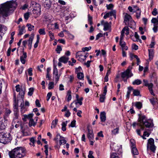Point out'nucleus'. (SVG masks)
I'll return each mask as SVG.
<instances>
[{
  "mask_svg": "<svg viewBox=\"0 0 158 158\" xmlns=\"http://www.w3.org/2000/svg\"><path fill=\"white\" fill-rule=\"evenodd\" d=\"M16 4L11 1L1 4L0 5V17L5 18L9 15L10 11L15 8Z\"/></svg>",
  "mask_w": 158,
  "mask_h": 158,
  "instance_id": "nucleus-1",
  "label": "nucleus"
},
{
  "mask_svg": "<svg viewBox=\"0 0 158 158\" xmlns=\"http://www.w3.org/2000/svg\"><path fill=\"white\" fill-rule=\"evenodd\" d=\"M26 150L22 147H17L9 152L10 158H22L25 156Z\"/></svg>",
  "mask_w": 158,
  "mask_h": 158,
  "instance_id": "nucleus-2",
  "label": "nucleus"
},
{
  "mask_svg": "<svg viewBox=\"0 0 158 158\" xmlns=\"http://www.w3.org/2000/svg\"><path fill=\"white\" fill-rule=\"evenodd\" d=\"M139 121L140 124L141 129L142 130H143V127L142 125H143L148 128L153 126L152 121L151 120H147L145 116H141L139 118Z\"/></svg>",
  "mask_w": 158,
  "mask_h": 158,
  "instance_id": "nucleus-3",
  "label": "nucleus"
},
{
  "mask_svg": "<svg viewBox=\"0 0 158 158\" xmlns=\"http://www.w3.org/2000/svg\"><path fill=\"white\" fill-rule=\"evenodd\" d=\"M11 139L12 137L9 133H0V143L5 144H6L10 142Z\"/></svg>",
  "mask_w": 158,
  "mask_h": 158,
  "instance_id": "nucleus-4",
  "label": "nucleus"
},
{
  "mask_svg": "<svg viewBox=\"0 0 158 158\" xmlns=\"http://www.w3.org/2000/svg\"><path fill=\"white\" fill-rule=\"evenodd\" d=\"M25 88L23 87V88H21V90L19 91V94L21 96V98L18 100L17 103L19 104H20V107H21V111L23 113L25 111L24 109L25 107L24 106V101H23V97L25 94Z\"/></svg>",
  "mask_w": 158,
  "mask_h": 158,
  "instance_id": "nucleus-5",
  "label": "nucleus"
},
{
  "mask_svg": "<svg viewBox=\"0 0 158 158\" xmlns=\"http://www.w3.org/2000/svg\"><path fill=\"white\" fill-rule=\"evenodd\" d=\"M131 16L127 14H126L125 15L124 22L126 25H128L129 26L133 29L135 28V23L134 21H131Z\"/></svg>",
  "mask_w": 158,
  "mask_h": 158,
  "instance_id": "nucleus-6",
  "label": "nucleus"
},
{
  "mask_svg": "<svg viewBox=\"0 0 158 158\" xmlns=\"http://www.w3.org/2000/svg\"><path fill=\"white\" fill-rule=\"evenodd\" d=\"M156 147L154 144V141L153 139L150 138L148 140L147 145V151L150 150L153 153H155Z\"/></svg>",
  "mask_w": 158,
  "mask_h": 158,
  "instance_id": "nucleus-7",
  "label": "nucleus"
},
{
  "mask_svg": "<svg viewBox=\"0 0 158 158\" xmlns=\"http://www.w3.org/2000/svg\"><path fill=\"white\" fill-rule=\"evenodd\" d=\"M132 67L129 66L128 68L124 72L121 73V77L123 79L125 78H128L133 76V73L131 72V70Z\"/></svg>",
  "mask_w": 158,
  "mask_h": 158,
  "instance_id": "nucleus-8",
  "label": "nucleus"
},
{
  "mask_svg": "<svg viewBox=\"0 0 158 158\" xmlns=\"http://www.w3.org/2000/svg\"><path fill=\"white\" fill-rule=\"evenodd\" d=\"M76 57L81 62H83L86 60L85 52H82L81 51H79L76 53Z\"/></svg>",
  "mask_w": 158,
  "mask_h": 158,
  "instance_id": "nucleus-9",
  "label": "nucleus"
},
{
  "mask_svg": "<svg viewBox=\"0 0 158 158\" xmlns=\"http://www.w3.org/2000/svg\"><path fill=\"white\" fill-rule=\"evenodd\" d=\"M110 147L112 150L115 151H121L122 149L121 145H118L114 143H112L110 145Z\"/></svg>",
  "mask_w": 158,
  "mask_h": 158,
  "instance_id": "nucleus-10",
  "label": "nucleus"
},
{
  "mask_svg": "<svg viewBox=\"0 0 158 158\" xmlns=\"http://www.w3.org/2000/svg\"><path fill=\"white\" fill-rule=\"evenodd\" d=\"M7 122L5 119H0V131L5 129L7 126Z\"/></svg>",
  "mask_w": 158,
  "mask_h": 158,
  "instance_id": "nucleus-11",
  "label": "nucleus"
},
{
  "mask_svg": "<svg viewBox=\"0 0 158 158\" xmlns=\"http://www.w3.org/2000/svg\"><path fill=\"white\" fill-rule=\"evenodd\" d=\"M23 54L20 56V60L23 64H24L25 63L26 61V59L27 58V54L24 51H23L22 52Z\"/></svg>",
  "mask_w": 158,
  "mask_h": 158,
  "instance_id": "nucleus-12",
  "label": "nucleus"
},
{
  "mask_svg": "<svg viewBox=\"0 0 158 158\" xmlns=\"http://www.w3.org/2000/svg\"><path fill=\"white\" fill-rule=\"evenodd\" d=\"M114 16V17L116 18V11L115 10H113L107 13L104 15L103 18L104 19H106L109 16Z\"/></svg>",
  "mask_w": 158,
  "mask_h": 158,
  "instance_id": "nucleus-13",
  "label": "nucleus"
},
{
  "mask_svg": "<svg viewBox=\"0 0 158 158\" xmlns=\"http://www.w3.org/2000/svg\"><path fill=\"white\" fill-rule=\"evenodd\" d=\"M19 105H20V104H19L17 102L16 103L15 102H14V114L16 118H18V116L19 115L18 107V106Z\"/></svg>",
  "mask_w": 158,
  "mask_h": 158,
  "instance_id": "nucleus-14",
  "label": "nucleus"
},
{
  "mask_svg": "<svg viewBox=\"0 0 158 158\" xmlns=\"http://www.w3.org/2000/svg\"><path fill=\"white\" fill-rule=\"evenodd\" d=\"M101 24L103 26V30L104 31L109 30L110 27L109 23L107 22H104V21H102L101 22Z\"/></svg>",
  "mask_w": 158,
  "mask_h": 158,
  "instance_id": "nucleus-15",
  "label": "nucleus"
},
{
  "mask_svg": "<svg viewBox=\"0 0 158 158\" xmlns=\"http://www.w3.org/2000/svg\"><path fill=\"white\" fill-rule=\"evenodd\" d=\"M125 33L126 35H128L129 33V28L127 27H125L122 30L121 32L120 37L123 38L124 34Z\"/></svg>",
  "mask_w": 158,
  "mask_h": 158,
  "instance_id": "nucleus-16",
  "label": "nucleus"
},
{
  "mask_svg": "<svg viewBox=\"0 0 158 158\" xmlns=\"http://www.w3.org/2000/svg\"><path fill=\"white\" fill-rule=\"evenodd\" d=\"M112 127L114 129L111 131V133L113 135H116L119 133V126L117 125L116 124L115 125H113Z\"/></svg>",
  "mask_w": 158,
  "mask_h": 158,
  "instance_id": "nucleus-17",
  "label": "nucleus"
},
{
  "mask_svg": "<svg viewBox=\"0 0 158 158\" xmlns=\"http://www.w3.org/2000/svg\"><path fill=\"white\" fill-rule=\"evenodd\" d=\"M88 133L87 137L89 141L93 139L94 138V135L93 134V131L92 130L88 129Z\"/></svg>",
  "mask_w": 158,
  "mask_h": 158,
  "instance_id": "nucleus-18",
  "label": "nucleus"
},
{
  "mask_svg": "<svg viewBox=\"0 0 158 158\" xmlns=\"http://www.w3.org/2000/svg\"><path fill=\"white\" fill-rule=\"evenodd\" d=\"M69 57L65 56H63L60 58L59 59V61L62 62L64 64L67 63Z\"/></svg>",
  "mask_w": 158,
  "mask_h": 158,
  "instance_id": "nucleus-19",
  "label": "nucleus"
},
{
  "mask_svg": "<svg viewBox=\"0 0 158 158\" xmlns=\"http://www.w3.org/2000/svg\"><path fill=\"white\" fill-rule=\"evenodd\" d=\"M148 56H149V60L151 61L152 59L154 56V50L153 49H149L148 50Z\"/></svg>",
  "mask_w": 158,
  "mask_h": 158,
  "instance_id": "nucleus-20",
  "label": "nucleus"
},
{
  "mask_svg": "<svg viewBox=\"0 0 158 158\" xmlns=\"http://www.w3.org/2000/svg\"><path fill=\"white\" fill-rule=\"evenodd\" d=\"M106 114L105 112H102L100 113V118L102 122H104L106 120Z\"/></svg>",
  "mask_w": 158,
  "mask_h": 158,
  "instance_id": "nucleus-21",
  "label": "nucleus"
},
{
  "mask_svg": "<svg viewBox=\"0 0 158 158\" xmlns=\"http://www.w3.org/2000/svg\"><path fill=\"white\" fill-rule=\"evenodd\" d=\"M29 127H31L32 126H35L36 123L37 122H35L34 119L32 118V117L29 118Z\"/></svg>",
  "mask_w": 158,
  "mask_h": 158,
  "instance_id": "nucleus-22",
  "label": "nucleus"
},
{
  "mask_svg": "<svg viewBox=\"0 0 158 158\" xmlns=\"http://www.w3.org/2000/svg\"><path fill=\"white\" fill-rule=\"evenodd\" d=\"M34 35L32 34L31 35V36L30 37L29 40L27 41L29 46H31V47L32 42L34 39Z\"/></svg>",
  "mask_w": 158,
  "mask_h": 158,
  "instance_id": "nucleus-23",
  "label": "nucleus"
},
{
  "mask_svg": "<svg viewBox=\"0 0 158 158\" xmlns=\"http://www.w3.org/2000/svg\"><path fill=\"white\" fill-rule=\"evenodd\" d=\"M153 86V84L152 83H149L148 85L147 86L148 87V89L150 91V93L152 95L154 96V94L153 93V90H152V87Z\"/></svg>",
  "mask_w": 158,
  "mask_h": 158,
  "instance_id": "nucleus-24",
  "label": "nucleus"
},
{
  "mask_svg": "<svg viewBox=\"0 0 158 158\" xmlns=\"http://www.w3.org/2000/svg\"><path fill=\"white\" fill-rule=\"evenodd\" d=\"M150 101L151 104L154 106L158 103V100L157 98H152L150 99Z\"/></svg>",
  "mask_w": 158,
  "mask_h": 158,
  "instance_id": "nucleus-25",
  "label": "nucleus"
},
{
  "mask_svg": "<svg viewBox=\"0 0 158 158\" xmlns=\"http://www.w3.org/2000/svg\"><path fill=\"white\" fill-rule=\"evenodd\" d=\"M7 30L6 27L4 25L0 24V32L4 33Z\"/></svg>",
  "mask_w": 158,
  "mask_h": 158,
  "instance_id": "nucleus-26",
  "label": "nucleus"
},
{
  "mask_svg": "<svg viewBox=\"0 0 158 158\" xmlns=\"http://www.w3.org/2000/svg\"><path fill=\"white\" fill-rule=\"evenodd\" d=\"M33 116V114H30L28 115H27L26 114H24L23 115V117L22 118V119L24 121H26V119L28 118L29 119V118L32 117Z\"/></svg>",
  "mask_w": 158,
  "mask_h": 158,
  "instance_id": "nucleus-27",
  "label": "nucleus"
},
{
  "mask_svg": "<svg viewBox=\"0 0 158 158\" xmlns=\"http://www.w3.org/2000/svg\"><path fill=\"white\" fill-rule=\"evenodd\" d=\"M19 33L18 34V35H21L23 34V33L25 32V27L24 26L19 27Z\"/></svg>",
  "mask_w": 158,
  "mask_h": 158,
  "instance_id": "nucleus-28",
  "label": "nucleus"
},
{
  "mask_svg": "<svg viewBox=\"0 0 158 158\" xmlns=\"http://www.w3.org/2000/svg\"><path fill=\"white\" fill-rule=\"evenodd\" d=\"M71 92L70 90H69L67 92V94L66 96V98L68 102L69 101L72 99Z\"/></svg>",
  "mask_w": 158,
  "mask_h": 158,
  "instance_id": "nucleus-29",
  "label": "nucleus"
},
{
  "mask_svg": "<svg viewBox=\"0 0 158 158\" xmlns=\"http://www.w3.org/2000/svg\"><path fill=\"white\" fill-rule=\"evenodd\" d=\"M60 144V145L62 144L64 145L66 143V141L64 139V138L61 136H60V138L59 139Z\"/></svg>",
  "mask_w": 158,
  "mask_h": 158,
  "instance_id": "nucleus-30",
  "label": "nucleus"
},
{
  "mask_svg": "<svg viewBox=\"0 0 158 158\" xmlns=\"http://www.w3.org/2000/svg\"><path fill=\"white\" fill-rule=\"evenodd\" d=\"M134 104L135 106L138 109H140L142 107V104L140 102H136Z\"/></svg>",
  "mask_w": 158,
  "mask_h": 158,
  "instance_id": "nucleus-31",
  "label": "nucleus"
},
{
  "mask_svg": "<svg viewBox=\"0 0 158 158\" xmlns=\"http://www.w3.org/2000/svg\"><path fill=\"white\" fill-rule=\"evenodd\" d=\"M68 121H66L65 122H63L62 123V130L64 131L66 130V127L67 125Z\"/></svg>",
  "mask_w": 158,
  "mask_h": 158,
  "instance_id": "nucleus-32",
  "label": "nucleus"
},
{
  "mask_svg": "<svg viewBox=\"0 0 158 158\" xmlns=\"http://www.w3.org/2000/svg\"><path fill=\"white\" fill-rule=\"evenodd\" d=\"M141 12V10L139 9H138V10L134 11V12H136V17L137 19L140 18Z\"/></svg>",
  "mask_w": 158,
  "mask_h": 158,
  "instance_id": "nucleus-33",
  "label": "nucleus"
},
{
  "mask_svg": "<svg viewBox=\"0 0 158 158\" xmlns=\"http://www.w3.org/2000/svg\"><path fill=\"white\" fill-rule=\"evenodd\" d=\"M58 120L57 119H55L54 121H53L52 123V125L51 126V128L52 129L53 128H55L58 122Z\"/></svg>",
  "mask_w": 158,
  "mask_h": 158,
  "instance_id": "nucleus-34",
  "label": "nucleus"
},
{
  "mask_svg": "<svg viewBox=\"0 0 158 158\" xmlns=\"http://www.w3.org/2000/svg\"><path fill=\"white\" fill-rule=\"evenodd\" d=\"M123 38L122 37H120V45L121 47L122 48L124 47V46H126V44L125 42L123 41Z\"/></svg>",
  "mask_w": 158,
  "mask_h": 158,
  "instance_id": "nucleus-35",
  "label": "nucleus"
},
{
  "mask_svg": "<svg viewBox=\"0 0 158 158\" xmlns=\"http://www.w3.org/2000/svg\"><path fill=\"white\" fill-rule=\"evenodd\" d=\"M26 26L27 27L28 30L29 31H31L32 30L34 29V26L31 25L30 23H27Z\"/></svg>",
  "mask_w": 158,
  "mask_h": 158,
  "instance_id": "nucleus-36",
  "label": "nucleus"
},
{
  "mask_svg": "<svg viewBox=\"0 0 158 158\" xmlns=\"http://www.w3.org/2000/svg\"><path fill=\"white\" fill-rule=\"evenodd\" d=\"M142 83V81L141 80L137 79L135 80L132 82V84L133 85H139Z\"/></svg>",
  "mask_w": 158,
  "mask_h": 158,
  "instance_id": "nucleus-37",
  "label": "nucleus"
},
{
  "mask_svg": "<svg viewBox=\"0 0 158 158\" xmlns=\"http://www.w3.org/2000/svg\"><path fill=\"white\" fill-rule=\"evenodd\" d=\"M128 90L127 92L126 97L127 98H129L131 90L133 89V88L131 87H129L128 88Z\"/></svg>",
  "mask_w": 158,
  "mask_h": 158,
  "instance_id": "nucleus-38",
  "label": "nucleus"
},
{
  "mask_svg": "<svg viewBox=\"0 0 158 158\" xmlns=\"http://www.w3.org/2000/svg\"><path fill=\"white\" fill-rule=\"evenodd\" d=\"M132 152L133 154L134 155H137L138 154L139 152L138 151L137 149L135 148V147H134L132 148Z\"/></svg>",
  "mask_w": 158,
  "mask_h": 158,
  "instance_id": "nucleus-39",
  "label": "nucleus"
},
{
  "mask_svg": "<svg viewBox=\"0 0 158 158\" xmlns=\"http://www.w3.org/2000/svg\"><path fill=\"white\" fill-rule=\"evenodd\" d=\"M48 35L50 38V41L54 39V34L51 31L48 32Z\"/></svg>",
  "mask_w": 158,
  "mask_h": 158,
  "instance_id": "nucleus-40",
  "label": "nucleus"
},
{
  "mask_svg": "<svg viewBox=\"0 0 158 158\" xmlns=\"http://www.w3.org/2000/svg\"><path fill=\"white\" fill-rule=\"evenodd\" d=\"M83 98H81L79 99H77V102L74 101L75 104L77 105V103H79L80 105H81L82 104V101L83 100Z\"/></svg>",
  "mask_w": 158,
  "mask_h": 158,
  "instance_id": "nucleus-41",
  "label": "nucleus"
},
{
  "mask_svg": "<svg viewBox=\"0 0 158 158\" xmlns=\"http://www.w3.org/2000/svg\"><path fill=\"white\" fill-rule=\"evenodd\" d=\"M38 32L40 35H45L46 34V32L44 28L40 29L39 30Z\"/></svg>",
  "mask_w": 158,
  "mask_h": 158,
  "instance_id": "nucleus-42",
  "label": "nucleus"
},
{
  "mask_svg": "<svg viewBox=\"0 0 158 158\" xmlns=\"http://www.w3.org/2000/svg\"><path fill=\"white\" fill-rule=\"evenodd\" d=\"M77 77L79 79L81 80L83 79L84 77V75L82 73H77Z\"/></svg>",
  "mask_w": 158,
  "mask_h": 158,
  "instance_id": "nucleus-43",
  "label": "nucleus"
},
{
  "mask_svg": "<svg viewBox=\"0 0 158 158\" xmlns=\"http://www.w3.org/2000/svg\"><path fill=\"white\" fill-rule=\"evenodd\" d=\"M62 50V48L60 46L57 45V48L56 49V51L57 53L59 54L61 51Z\"/></svg>",
  "mask_w": 158,
  "mask_h": 158,
  "instance_id": "nucleus-44",
  "label": "nucleus"
},
{
  "mask_svg": "<svg viewBox=\"0 0 158 158\" xmlns=\"http://www.w3.org/2000/svg\"><path fill=\"white\" fill-rule=\"evenodd\" d=\"M76 120H73L71 122L70 124L69 125V127H76Z\"/></svg>",
  "mask_w": 158,
  "mask_h": 158,
  "instance_id": "nucleus-45",
  "label": "nucleus"
},
{
  "mask_svg": "<svg viewBox=\"0 0 158 158\" xmlns=\"http://www.w3.org/2000/svg\"><path fill=\"white\" fill-rule=\"evenodd\" d=\"M82 68L80 66H79L78 68L76 69L75 72L77 74L82 73Z\"/></svg>",
  "mask_w": 158,
  "mask_h": 158,
  "instance_id": "nucleus-46",
  "label": "nucleus"
},
{
  "mask_svg": "<svg viewBox=\"0 0 158 158\" xmlns=\"http://www.w3.org/2000/svg\"><path fill=\"white\" fill-rule=\"evenodd\" d=\"M34 90V89L33 88H31L29 89V91L28 93V95L29 96H31Z\"/></svg>",
  "mask_w": 158,
  "mask_h": 158,
  "instance_id": "nucleus-47",
  "label": "nucleus"
},
{
  "mask_svg": "<svg viewBox=\"0 0 158 158\" xmlns=\"http://www.w3.org/2000/svg\"><path fill=\"white\" fill-rule=\"evenodd\" d=\"M88 21L90 25H91L93 23L92 21V17L89 14L88 15Z\"/></svg>",
  "mask_w": 158,
  "mask_h": 158,
  "instance_id": "nucleus-48",
  "label": "nucleus"
},
{
  "mask_svg": "<svg viewBox=\"0 0 158 158\" xmlns=\"http://www.w3.org/2000/svg\"><path fill=\"white\" fill-rule=\"evenodd\" d=\"M110 158H119L115 153H113L110 154Z\"/></svg>",
  "mask_w": 158,
  "mask_h": 158,
  "instance_id": "nucleus-49",
  "label": "nucleus"
},
{
  "mask_svg": "<svg viewBox=\"0 0 158 158\" xmlns=\"http://www.w3.org/2000/svg\"><path fill=\"white\" fill-rule=\"evenodd\" d=\"M91 48V47H85L82 48V52H85V51H88L90 50Z\"/></svg>",
  "mask_w": 158,
  "mask_h": 158,
  "instance_id": "nucleus-50",
  "label": "nucleus"
},
{
  "mask_svg": "<svg viewBox=\"0 0 158 158\" xmlns=\"http://www.w3.org/2000/svg\"><path fill=\"white\" fill-rule=\"evenodd\" d=\"M53 74L54 75H58V70L56 66H54L53 68Z\"/></svg>",
  "mask_w": 158,
  "mask_h": 158,
  "instance_id": "nucleus-51",
  "label": "nucleus"
},
{
  "mask_svg": "<svg viewBox=\"0 0 158 158\" xmlns=\"http://www.w3.org/2000/svg\"><path fill=\"white\" fill-rule=\"evenodd\" d=\"M151 23L155 24L158 23V20L157 18H153L151 20Z\"/></svg>",
  "mask_w": 158,
  "mask_h": 158,
  "instance_id": "nucleus-52",
  "label": "nucleus"
},
{
  "mask_svg": "<svg viewBox=\"0 0 158 158\" xmlns=\"http://www.w3.org/2000/svg\"><path fill=\"white\" fill-rule=\"evenodd\" d=\"M54 83L53 82H51L49 83L48 84V89H51L54 87Z\"/></svg>",
  "mask_w": 158,
  "mask_h": 158,
  "instance_id": "nucleus-53",
  "label": "nucleus"
},
{
  "mask_svg": "<svg viewBox=\"0 0 158 158\" xmlns=\"http://www.w3.org/2000/svg\"><path fill=\"white\" fill-rule=\"evenodd\" d=\"M107 92V87H106V86H105L104 88V90H103V94L101 95L102 96L105 97V96Z\"/></svg>",
  "mask_w": 158,
  "mask_h": 158,
  "instance_id": "nucleus-54",
  "label": "nucleus"
},
{
  "mask_svg": "<svg viewBox=\"0 0 158 158\" xmlns=\"http://www.w3.org/2000/svg\"><path fill=\"white\" fill-rule=\"evenodd\" d=\"M149 135L150 134L147 131H144L143 133V136H141L143 137V139H146V138L145 137V136L148 137Z\"/></svg>",
  "mask_w": 158,
  "mask_h": 158,
  "instance_id": "nucleus-55",
  "label": "nucleus"
},
{
  "mask_svg": "<svg viewBox=\"0 0 158 158\" xmlns=\"http://www.w3.org/2000/svg\"><path fill=\"white\" fill-rule=\"evenodd\" d=\"M133 94L134 96H138L139 94V92L137 90H134L133 91Z\"/></svg>",
  "mask_w": 158,
  "mask_h": 158,
  "instance_id": "nucleus-56",
  "label": "nucleus"
},
{
  "mask_svg": "<svg viewBox=\"0 0 158 158\" xmlns=\"http://www.w3.org/2000/svg\"><path fill=\"white\" fill-rule=\"evenodd\" d=\"M100 98L99 99L100 102H104L106 97L102 96L100 95Z\"/></svg>",
  "mask_w": 158,
  "mask_h": 158,
  "instance_id": "nucleus-57",
  "label": "nucleus"
},
{
  "mask_svg": "<svg viewBox=\"0 0 158 158\" xmlns=\"http://www.w3.org/2000/svg\"><path fill=\"white\" fill-rule=\"evenodd\" d=\"M130 142L131 143V146L132 148L135 147V141L133 139H131L130 140Z\"/></svg>",
  "mask_w": 158,
  "mask_h": 158,
  "instance_id": "nucleus-58",
  "label": "nucleus"
},
{
  "mask_svg": "<svg viewBox=\"0 0 158 158\" xmlns=\"http://www.w3.org/2000/svg\"><path fill=\"white\" fill-rule=\"evenodd\" d=\"M152 14L154 16H156L158 14L157 10L156 8L154 9L153 11L152 12Z\"/></svg>",
  "mask_w": 158,
  "mask_h": 158,
  "instance_id": "nucleus-59",
  "label": "nucleus"
},
{
  "mask_svg": "<svg viewBox=\"0 0 158 158\" xmlns=\"http://www.w3.org/2000/svg\"><path fill=\"white\" fill-rule=\"evenodd\" d=\"M24 18L26 20H27L30 16V14L29 12H27L24 14Z\"/></svg>",
  "mask_w": 158,
  "mask_h": 158,
  "instance_id": "nucleus-60",
  "label": "nucleus"
},
{
  "mask_svg": "<svg viewBox=\"0 0 158 158\" xmlns=\"http://www.w3.org/2000/svg\"><path fill=\"white\" fill-rule=\"evenodd\" d=\"M93 152L92 151H90L89 152L88 157L89 158H94V156H93Z\"/></svg>",
  "mask_w": 158,
  "mask_h": 158,
  "instance_id": "nucleus-61",
  "label": "nucleus"
},
{
  "mask_svg": "<svg viewBox=\"0 0 158 158\" xmlns=\"http://www.w3.org/2000/svg\"><path fill=\"white\" fill-rule=\"evenodd\" d=\"M52 93L51 92L48 93L47 96V101H48L49 100L50 97L52 96Z\"/></svg>",
  "mask_w": 158,
  "mask_h": 158,
  "instance_id": "nucleus-62",
  "label": "nucleus"
},
{
  "mask_svg": "<svg viewBox=\"0 0 158 158\" xmlns=\"http://www.w3.org/2000/svg\"><path fill=\"white\" fill-rule=\"evenodd\" d=\"M71 114V113L69 112V110H66V112H65V116L66 117H69Z\"/></svg>",
  "mask_w": 158,
  "mask_h": 158,
  "instance_id": "nucleus-63",
  "label": "nucleus"
},
{
  "mask_svg": "<svg viewBox=\"0 0 158 158\" xmlns=\"http://www.w3.org/2000/svg\"><path fill=\"white\" fill-rule=\"evenodd\" d=\"M60 76V74L58 75H54V77L55 79V81H56V83H57L58 81L59 80V77Z\"/></svg>",
  "mask_w": 158,
  "mask_h": 158,
  "instance_id": "nucleus-64",
  "label": "nucleus"
}]
</instances>
